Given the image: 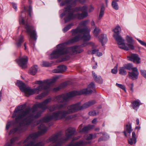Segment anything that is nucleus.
<instances>
[{"instance_id": "1", "label": "nucleus", "mask_w": 146, "mask_h": 146, "mask_svg": "<svg viewBox=\"0 0 146 146\" xmlns=\"http://www.w3.org/2000/svg\"><path fill=\"white\" fill-rule=\"evenodd\" d=\"M52 100L51 98H48L41 103L35 104L32 108H26L24 110H23L25 108V104L16 108L12 117L15 118V123L18 126L11 130L9 134H13L18 131L19 133L25 131L35 119L40 116L41 113L48 108L46 105Z\"/></svg>"}, {"instance_id": "2", "label": "nucleus", "mask_w": 146, "mask_h": 146, "mask_svg": "<svg viewBox=\"0 0 146 146\" xmlns=\"http://www.w3.org/2000/svg\"><path fill=\"white\" fill-rule=\"evenodd\" d=\"M80 104L81 103L79 102L68 106L67 107V110H62L56 111L53 112L52 114L46 116L42 119L38 121L37 124H40L38 127L39 131L30 134L23 142V144L27 143L24 146H43L44 145V141L36 143L35 139L47 131V128L44 125V123L48 122L52 120L56 121L65 118L68 114L82 110Z\"/></svg>"}, {"instance_id": "3", "label": "nucleus", "mask_w": 146, "mask_h": 146, "mask_svg": "<svg viewBox=\"0 0 146 146\" xmlns=\"http://www.w3.org/2000/svg\"><path fill=\"white\" fill-rule=\"evenodd\" d=\"M65 42L59 44L57 46V49L54 50L50 54L49 58L51 59H56L60 57L62 55L69 54L70 55L77 54L83 51L82 47H85L88 45H91L94 47V44L92 42L83 44L82 45L74 46L69 48H66Z\"/></svg>"}, {"instance_id": "4", "label": "nucleus", "mask_w": 146, "mask_h": 146, "mask_svg": "<svg viewBox=\"0 0 146 146\" xmlns=\"http://www.w3.org/2000/svg\"><path fill=\"white\" fill-rule=\"evenodd\" d=\"M87 23V21H82L79 24V27L72 30L71 31L72 35H77L65 42V43L67 45L72 44L81 39L84 41H89L91 38V36L90 35V30L86 26Z\"/></svg>"}, {"instance_id": "5", "label": "nucleus", "mask_w": 146, "mask_h": 146, "mask_svg": "<svg viewBox=\"0 0 146 146\" xmlns=\"http://www.w3.org/2000/svg\"><path fill=\"white\" fill-rule=\"evenodd\" d=\"M95 85L93 82L88 85L86 89H83L80 91H74L69 93L54 96L52 101L58 103H66L73 97L76 95H81L84 94H90L92 92H96Z\"/></svg>"}, {"instance_id": "6", "label": "nucleus", "mask_w": 146, "mask_h": 146, "mask_svg": "<svg viewBox=\"0 0 146 146\" xmlns=\"http://www.w3.org/2000/svg\"><path fill=\"white\" fill-rule=\"evenodd\" d=\"M56 78L51 80H46L42 81L37 80L35 81V84H39V86L36 88L32 89L30 87H26L23 92L27 96L32 95L34 94H38L40 92L43 90L48 89L51 85L56 81Z\"/></svg>"}, {"instance_id": "7", "label": "nucleus", "mask_w": 146, "mask_h": 146, "mask_svg": "<svg viewBox=\"0 0 146 146\" xmlns=\"http://www.w3.org/2000/svg\"><path fill=\"white\" fill-rule=\"evenodd\" d=\"M70 13L68 15V18L69 19L77 18L79 20L83 19L88 15L87 11V7L85 6L82 7H78L75 8H71L70 6H67Z\"/></svg>"}, {"instance_id": "8", "label": "nucleus", "mask_w": 146, "mask_h": 146, "mask_svg": "<svg viewBox=\"0 0 146 146\" xmlns=\"http://www.w3.org/2000/svg\"><path fill=\"white\" fill-rule=\"evenodd\" d=\"M114 33L113 36L117 42L119 47L121 49L124 50H128L130 48L133 49V46L131 45H128L129 48H127L125 46L124 43V40L119 35V34L121 31V29L119 25H117L115 27L113 30Z\"/></svg>"}, {"instance_id": "9", "label": "nucleus", "mask_w": 146, "mask_h": 146, "mask_svg": "<svg viewBox=\"0 0 146 146\" xmlns=\"http://www.w3.org/2000/svg\"><path fill=\"white\" fill-rule=\"evenodd\" d=\"M19 22L21 24L25 25V28L26 29V32L29 35L31 38L33 40H36L37 39V35L35 29L33 26L30 25L27 23H25L24 17L22 14L20 16Z\"/></svg>"}, {"instance_id": "10", "label": "nucleus", "mask_w": 146, "mask_h": 146, "mask_svg": "<svg viewBox=\"0 0 146 146\" xmlns=\"http://www.w3.org/2000/svg\"><path fill=\"white\" fill-rule=\"evenodd\" d=\"M16 62L22 68H25L27 67V64L28 62V58L27 56L19 58L16 60Z\"/></svg>"}, {"instance_id": "11", "label": "nucleus", "mask_w": 146, "mask_h": 146, "mask_svg": "<svg viewBox=\"0 0 146 146\" xmlns=\"http://www.w3.org/2000/svg\"><path fill=\"white\" fill-rule=\"evenodd\" d=\"M129 77L133 80H135L138 78L139 73L136 68H134L132 69L131 72H128Z\"/></svg>"}, {"instance_id": "12", "label": "nucleus", "mask_w": 146, "mask_h": 146, "mask_svg": "<svg viewBox=\"0 0 146 146\" xmlns=\"http://www.w3.org/2000/svg\"><path fill=\"white\" fill-rule=\"evenodd\" d=\"M64 10L63 13L60 15V17L61 18H62L64 16H65L64 20L65 22L66 23L73 19L72 18H71L70 19L68 18V15L70 13L69 12L68 7H66L64 8Z\"/></svg>"}, {"instance_id": "13", "label": "nucleus", "mask_w": 146, "mask_h": 146, "mask_svg": "<svg viewBox=\"0 0 146 146\" xmlns=\"http://www.w3.org/2000/svg\"><path fill=\"white\" fill-rule=\"evenodd\" d=\"M78 0H66L64 1H62L60 3L61 6H63L66 5H67V6H70L71 8L72 6H75Z\"/></svg>"}, {"instance_id": "14", "label": "nucleus", "mask_w": 146, "mask_h": 146, "mask_svg": "<svg viewBox=\"0 0 146 146\" xmlns=\"http://www.w3.org/2000/svg\"><path fill=\"white\" fill-rule=\"evenodd\" d=\"M127 58L128 60L134 62H136L137 64H139L140 63V58L137 54H132L128 56Z\"/></svg>"}, {"instance_id": "15", "label": "nucleus", "mask_w": 146, "mask_h": 146, "mask_svg": "<svg viewBox=\"0 0 146 146\" xmlns=\"http://www.w3.org/2000/svg\"><path fill=\"white\" fill-rule=\"evenodd\" d=\"M96 103V102L95 100L89 101L81 106L82 110L88 108Z\"/></svg>"}, {"instance_id": "16", "label": "nucleus", "mask_w": 146, "mask_h": 146, "mask_svg": "<svg viewBox=\"0 0 146 146\" xmlns=\"http://www.w3.org/2000/svg\"><path fill=\"white\" fill-rule=\"evenodd\" d=\"M67 68L65 66L62 65L58 66L57 69H54L52 71L54 73H60L64 72Z\"/></svg>"}, {"instance_id": "17", "label": "nucleus", "mask_w": 146, "mask_h": 146, "mask_svg": "<svg viewBox=\"0 0 146 146\" xmlns=\"http://www.w3.org/2000/svg\"><path fill=\"white\" fill-rule=\"evenodd\" d=\"M64 105L62 104H56L49 107L48 109L50 111H53L55 110H58L63 108Z\"/></svg>"}, {"instance_id": "18", "label": "nucleus", "mask_w": 146, "mask_h": 146, "mask_svg": "<svg viewBox=\"0 0 146 146\" xmlns=\"http://www.w3.org/2000/svg\"><path fill=\"white\" fill-rule=\"evenodd\" d=\"M86 143L82 141H80L76 143L71 142L66 146H82L85 145Z\"/></svg>"}, {"instance_id": "19", "label": "nucleus", "mask_w": 146, "mask_h": 146, "mask_svg": "<svg viewBox=\"0 0 146 146\" xmlns=\"http://www.w3.org/2000/svg\"><path fill=\"white\" fill-rule=\"evenodd\" d=\"M135 134L134 132L132 133V138L128 140V143L131 145L135 144L136 142V138L135 137Z\"/></svg>"}, {"instance_id": "20", "label": "nucleus", "mask_w": 146, "mask_h": 146, "mask_svg": "<svg viewBox=\"0 0 146 146\" xmlns=\"http://www.w3.org/2000/svg\"><path fill=\"white\" fill-rule=\"evenodd\" d=\"M99 38L101 42L102 45L106 43L107 41V38L106 35L105 34H102L100 35Z\"/></svg>"}, {"instance_id": "21", "label": "nucleus", "mask_w": 146, "mask_h": 146, "mask_svg": "<svg viewBox=\"0 0 146 146\" xmlns=\"http://www.w3.org/2000/svg\"><path fill=\"white\" fill-rule=\"evenodd\" d=\"M132 129H131V124H127L126 126L125 127L124 130L123 132L125 136L127 137L126 132L129 134H130L132 131Z\"/></svg>"}, {"instance_id": "22", "label": "nucleus", "mask_w": 146, "mask_h": 146, "mask_svg": "<svg viewBox=\"0 0 146 146\" xmlns=\"http://www.w3.org/2000/svg\"><path fill=\"white\" fill-rule=\"evenodd\" d=\"M16 85L19 87L20 90L22 92H23L26 87L25 84L20 80L17 81Z\"/></svg>"}, {"instance_id": "23", "label": "nucleus", "mask_w": 146, "mask_h": 146, "mask_svg": "<svg viewBox=\"0 0 146 146\" xmlns=\"http://www.w3.org/2000/svg\"><path fill=\"white\" fill-rule=\"evenodd\" d=\"M92 73L93 77L96 82L100 84H102L103 83V80L100 76H98L94 72H92Z\"/></svg>"}, {"instance_id": "24", "label": "nucleus", "mask_w": 146, "mask_h": 146, "mask_svg": "<svg viewBox=\"0 0 146 146\" xmlns=\"http://www.w3.org/2000/svg\"><path fill=\"white\" fill-rule=\"evenodd\" d=\"M131 103L133 108L136 110H137L139 106L141 104L140 101L138 100L134 101Z\"/></svg>"}, {"instance_id": "25", "label": "nucleus", "mask_w": 146, "mask_h": 146, "mask_svg": "<svg viewBox=\"0 0 146 146\" xmlns=\"http://www.w3.org/2000/svg\"><path fill=\"white\" fill-rule=\"evenodd\" d=\"M126 40H127V42L128 43V44H127V47L125 45V46L126 47H127V48H129V45H128L129 44V45H132L134 47V48L133 49H132L131 48H129V49L128 50H134V46H133V45L132 44L133 43V40L132 39V38L131 37H129V36H127V37H126Z\"/></svg>"}, {"instance_id": "26", "label": "nucleus", "mask_w": 146, "mask_h": 146, "mask_svg": "<svg viewBox=\"0 0 146 146\" xmlns=\"http://www.w3.org/2000/svg\"><path fill=\"white\" fill-rule=\"evenodd\" d=\"M24 37L20 35L18 37V39L16 40V44L18 47H20L22 43L23 42Z\"/></svg>"}, {"instance_id": "27", "label": "nucleus", "mask_w": 146, "mask_h": 146, "mask_svg": "<svg viewBox=\"0 0 146 146\" xmlns=\"http://www.w3.org/2000/svg\"><path fill=\"white\" fill-rule=\"evenodd\" d=\"M38 70L37 66L35 65L32 66L30 70V73L33 75H35L37 72Z\"/></svg>"}, {"instance_id": "28", "label": "nucleus", "mask_w": 146, "mask_h": 146, "mask_svg": "<svg viewBox=\"0 0 146 146\" xmlns=\"http://www.w3.org/2000/svg\"><path fill=\"white\" fill-rule=\"evenodd\" d=\"M126 69L123 66L122 67H120L119 69V73L122 75L125 76L127 74Z\"/></svg>"}, {"instance_id": "29", "label": "nucleus", "mask_w": 146, "mask_h": 146, "mask_svg": "<svg viewBox=\"0 0 146 146\" xmlns=\"http://www.w3.org/2000/svg\"><path fill=\"white\" fill-rule=\"evenodd\" d=\"M94 127V125H88L83 127L81 130H80V132H86L92 129Z\"/></svg>"}, {"instance_id": "30", "label": "nucleus", "mask_w": 146, "mask_h": 146, "mask_svg": "<svg viewBox=\"0 0 146 146\" xmlns=\"http://www.w3.org/2000/svg\"><path fill=\"white\" fill-rule=\"evenodd\" d=\"M99 133L102 134L103 135V137H101L99 139V141H105L109 138V136L105 132H100Z\"/></svg>"}, {"instance_id": "31", "label": "nucleus", "mask_w": 146, "mask_h": 146, "mask_svg": "<svg viewBox=\"0 0 146 146\" xmlns=\"http://www.w3.org/2000/svg\"><path fill=\"white\" fill-rule=\"evenodd\" d=\"M17 137H15L12 138L10 140V142L7 143L4 146H12L14 142L17 139Z\"/></svg>"}, {"instance_id": "32", "label": "nucleus", "mask_w": 146, "mask_h": 146, "mask_svg": "<svg viewBox=\"0 0 146 146\" xmlns=\"http://www.w3.org/2000/svg\"><path fill=\"white\" fill-rule=\"evenodd\" d=\"M47 92H44L36 96L35 97V98L37 100L41 99L43 97L45 96L46 95H47Z\"/></svg>"}, {"instance_id": "33", "label": "nucleus", "mask_w": 146, "mask_h": 146, "mask_svg": "<svg viewBox=\"0 0 146 146\" xmlns=\"http://www.w3.org/2000/svg\"><path fill=\"white\" fill-rule=\"evenodd\" d=\"M116 2L115 0H113L112 2L111 5L114 9L116 10H117L119 9V7Z\"/></svg>"}, {"instance_id": "34", "label": "nucleus", "mask_w": 146, "mask_h": 146, "mask_svg": "<svg viewBox=\"0 0 146 146\" xmlns=\"http://www.w3.org/2000/svg\"><path fill=\"white\" fill-rule=\"evenodd\" d=\"M123 66L126 70H130L131 69L132 70V69L134 68H133L132 64L130 63L125 64Z\"/></svg>"}, {"instance_id": "35", "label": "nucleus", "mask_w": 146, "mask_h": 146, "mask_svg": "<svg viewBox=\"0 0 146 146\" xmlns=\"http://www.w3.org/2000/svg\"><path fill=\"white\" fill-rule=\"evenodd\" d=\"M73 24L71 23L66 26L63 29V32L65 33L67 31L73 26Z\"/></svg>"}, {"instance_id": "36", "label": "nucleus", "mask_w": 146, "mask_h": 146, "mask_svg": "<svg viewBox=\"0 0 146 146\" xmlns=\"http://www.w3.org/2000/svg\"><path fill=\"white\" fill-rule=\"evenodd\" d=\"M100 31V30L99 28L96 27L93 32L94 35L96 36H97Z\"/></svg>"}, {"instance_id": "37", "label": "nucleus", "mask_w": 146, "mask_h": 146, "mask_svg": "<svg viewBox=\"0 0 146 146\" xmlns=\"http://www.w3.org/2000/svg\"><path fill=\"white\" fill-rule=\"evenodd\" d=\"M116 85L118 87L124 90L125 92H126L125 87L124 85L121 84H119L117 83H116Z\"/></svg>"}, {"instance_id": "38", "label": "nucleus", "mask_w": 146, "mask_h": 146, "mask_svg": "<svg viewBox=\"0 0 146 146\" xmlns=\"http://www.w3.org/2000/svg\"><path fill=\"white\" fill-rule=\"evenodd\" d=\"M118 65L117 64L114 67V68L111 70V72L113 74H116L117 72V68Z\"/></svg>"}, {"instance_id": "39", "label": "nucleus", "mask_w": 146, "mask_h": 146, "mask_svg": "<svg viewBox=\"0 0 146 146\" xmlns=\"http://www.w3.org/2000/svg\"><path fill=\"white\" fill-rule=\"evenodd\" d=\"M51 63H50L48 62L43 61L42 63V66L44 67H49L51 66Z\"/></svg>"}, {"instance_id": "40", "label": "nucleus", "mask_w": 146, "mask_h": 146, "mask_svg": "<svg viewBox=\"0 0 146 146\" xmlns=\"http://www.w3.org/2000/svg\"><path fill=\"white\" fill-rule=\"evenodd\" d=\"M98 113H97L95 111H90L88 113V114L92 116H96L97 115Z\"/></svg>"}, {"instance_id": "41", "label": "nucleus", "mask_w": 146, "mask_h": 146, "mask_svg": "<svg viewBox=\"0 0 146 146\" xmlns=\"http://www.w3.org/2000/svg\"><path fill=\"white\" fill-rule=\"evenodd\" d=\"M140 72L141 75L146 79V70H141Z\"/></svg>"}, {"instance_id": "42", "label": "nucleus", "mask_w": 146, "mask_h": 146, "mask_svg": "<svg viewBox=\"0 0 146 146\" xmlns=\"http://www.w3.org/2000/svg\"><path fill=\"white\" fill-rule=\"evenodd\" d=\"M140 72L141 75L146 79V70H141Z\"/></svg>"}, {"instance_id": "43", "label": "nucleus", "mask_w": 146, "mask_h": 146, "mask_svg": "<svg viewBox=\"0 0 146 146\" xmlns=\"http://www.w3.org/2000/svg\"><path fill=\"white\" fill-rule=\"evenodd\" d=\"M140 72L141 75L146 79V70H141Z\"/></svg>"}, {"instance_id": "44", "label": "nucleus", "mask_w": 146, "mask_h": 146, "mask_svg": "<svg viewBox=\"0 0 146 146\" xmlns=\"http://www.w3.org/2000/svg\"><path fill=\"white\" fill-rule=\"evenodd\" d=\"M137 40L138 42L142 45L146 47V43L144 42L143 41L141 40H139V39H137Z\"/></svg>"}, {"instance_id": "45", "label": "nucleus", "mask_w": 146, "mask_h": 146, "mask_svg": "<svg viewBox=\"0 0 146 146\" xmlns=\"http://www.w3.org/2000/svg\"><path fill=\"white\" fill-rule=\"evenodd\" d=\"M93 139V134H90L89 135H88L87 138L86 140H89Z\"/></svg>"}, {"instance_id": "46", "label": "nucleus", "mask_w": 146, "mask_h": 146, "mask_svg": "<svg viewBox=\"0 0 146 146\" xmlns=\"http://www.w3.org/2000/svg\"><path fill=\"white\" fill-rule=\"evenodd\" d=\"M11 122L10 121L8 122L6 125V129L7 130L9 128L10 125L11 124Z\"/></svg>"}, {"instance_id": "47", "label": "nucleus", "mask_w": 146, "mask_h": 146, "mask_svg": "<svg viewBox=\"0 0 146 146\" xmlns=\"http://www.w3.org/2000/svg\"><path fill=\"white\" fill-rule=\"evenodd\" d=\"M12 6L13 8L15 9V10L16 11L17 10V5L14 3H12Z\"/></svg>"}, {"instance_id": "48", "label": "nucleus", "mask_w": 146, "mask_h": 146, "mask_svg": "<svg viewBox=\"0 0 146 146\" xmlns=\"http://www.w3.org/2000/svg\"><path fill=\"white\" fill-rule=\"evenodd\" d=\"M99 51L98 49H94L92 50V54H96Z\"/></svg>"}, {"instance_id": "49", "label": "nucleus", "mask_w": 146, "mask_h": 146, "mask_svg": "<svg viewBox=\"0 0 146 146\" xmlns=\"http://www.w3.org/2000/svg\"><path fill=\"white\" fill-rule=\"evenodd\" d=\"M104 12H100V15L98 18L99 19H100L102 18V17L104 15Z\"/></svg>"}, {"instance_id": "50", "label": "nucleus", "mask_w": 146, "mask_h": 146, "mask_svg": "<svg viewBox=\"0 0 146 146\" xmlns=\"http://www.w3.org/2000/svg\"><path fill=\"white\" fill-rule=\"evenodd\" d=\"M32 7L31 6V5H29V9L28 10V11L29 12V14L30 15H31V12L32 11Z\"/></svg>"}, {"instance_id": "51", "label": "nucleus", "mask_w": 146, "mask_h": 146, "mask_svg": "<svg viewBox=\"0 0 146 146\" xmlns=\"http://www.w3.org/2000/svg\"><path fill=\"white\" fill-rule=\"evenodd\" d=\"M105 10L104 7L103 5H102L101 8L100 12H104Z\"/></svg>"}, {"instance_id": "52", "label": "nucleus", "mask_w": 146, "mask_h": 146, "mask_svg": "<svg viewBox=\"0 0 146 146\" xmlns=\"http://www.w3.org/2000/svg\"><path fill=\"white\" fill-rule=\"evenodd\" d=\"M97 121V119L96 118L94 119L92 121V123L94 124L96 123Z\"/></svg>"}, {"instance_id": "53", "label": "nucleus", "mask_w": 146, "mask_h": 146, "mask_svg": "<svg viewBox=\"0 0 146 146\" xmlns=\"http://www.w3.org/2000/svg\"><path fill=\"white\" fill-rule=\"evenodd\" d=\"M97 55L98 56H101L102 55V53L100 52H97Z\"/></svg>"}, {"instance_id": "54", "label": "nucleus", "mask_w": 146, "mask_h": 146, "mask_svg": "<svg viewBox=\"0 0 146 146\" xmlns=\"http://www.w3.org/2000/svg\"><path fill=\"white\" fill-rule=\"evenodd\" d=\"M60 88L59 87H57L56 88H55L54 89V90L55 91H58L60 90Z\"/></svg>"}, {"instance_id": "55", "label": "nucleus", "mask_w": 146, "mask_h": 146, "mask_svg": "<svg viewBox=\"0 0 146 146\" xmlns=\"http://www.w3.org/2000/svg\"><path fill=\"white\" fill-rule=\"evenodd\" d=\"M97 134L96 133H95L93 135V139H94L96 137Z\"/></svg>"}, {"instance_id": "56", "label": "nucleus", "mask_w": 146, "mask_h": 146, "mask_svg": "<svg viewBox=\"0 0 146 146\" xmlns=\"http://www.w3.org/2000/svg\"><path fill=\"white\" fill-rule=\"evenodd\" d=\"M86 0H79L80 3L83 4L85 1Z\"/></svg>"}, {"instance_id": "57", "label": "nucleus", "mask_w": 146, "mask_h": 146, "mask_svg": "<svg viewBox=\"0 0 146 146\" xmlns=\"http://www.w3.org/2000/svg\"><path fill=\"white\" fill-rule=\"evenodd\" d=\"M133 84H131V89L132 91H133Z\"/></svg>"}, {"instance_id": "58", "label": "nucleus", "mask_w": 146, "mask_h": 146, "mask_svg": "<svg viewBox=\"0 0 146 146\" xmlns=\"http://www.w3.org/2000/svg\"><path fill=\"white\" fill-rule=\"evenodd\" d=\"M92 50H89L87 52V53L88 54H92Z\"/></svg>"}, {"instance_id": "59", "label": "nucleus", "mask_w": 146, "mask_h": 146, "mask_svg": "<svg viewBox=\"0 0 146 146\" xmlns=\"http://www.w3.org/2000/svg\"><path fill=\"white\" fill-rule=\"evenodd\" d=\"M71 116H68L66 117V120H68V119H71Z\"/></svg>"}, {"instance_id": "60", "label": "nucleus", "mask_w": 146, "mask_h": 146, "mask_svg": "<svg viewBox=\"0 0 146 146\" xmlns=\"http://www.w3.org/2000/svg\"><path fill=\"white\" fill-rule=\"evenodd\" d=\"M136 121L137 122V125H138L139 123V121L138 119H136Z\"/></svg>"}, {"instance_id": "61", "label": "nucleus", "mask_w": 146, "mask_h": 146, "mask_svg": "<svg viewBox=\"0 0 146 146\" xmlns=\"http://www.w3.org/2000/svg\"><path fill=\"white\" fill-rule=\"evenodd\" d=\"M24 46L25 47V50H26L27 49V47H26V43H25L24 44Z\"/></svg>"}, {"instance_id": "62", "label": "nucleus", "mask_w": 146, "mask_h": 146, "mask_svg": "<svg viewBox=\"0 0 146 146\" xmlns=\"http://www.w3.org/2000/svg\"><path fill=\"white\" fill-rule=\"evenodd\" d=\"M91 25L92 26H94L95 25V23L94 21H92L91 22Z\"/></svg>"}, {"instance_id": "63", "label": "nucleus", "mask_w": 146, "mask_h": 146, "mask_svg": "<svg viewBox=\"0 0 146 146\" xmlns=\"http://www.w3.org/2000/svg\"><path fill=\"white\" fill-rule=\"evenodd\" d=\"M100 129L99 128H97L95 129V130L96 131H98L100 130Z\"/></svg>"}, {"instance_id": "64", "label": "nucleus", "mask_w": 146, "mask_h": 146, "mask_svg": "<svg viewBox=\"0 0 146 146\" xmlns=\"http://www.w3.org/2000/svg\"><path fill=\"white\" fill-rule=\"evenodd\" d=\"M27 11V8H26V7H25V6H24V12H25V11Z\"/></svg>"}]
</instances>
